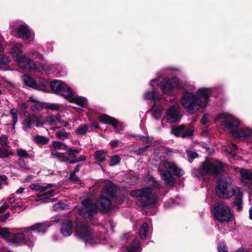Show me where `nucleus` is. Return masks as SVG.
Wrapping results in <instances>:
<instances>
[{
  "label": "nucleus",
  "instance_id": "nucleus-1",
  "mask_svg": "<svg viewBox=\"0 0 252 252\" xmlns=\"http://www.w3.org/2000/svg\"><path fill=\"white\" fill-rule=\"evenodd\" d=\"M210 92V89L203 88L198 90L196 95L191 93H186L182 97L181 104L189 112L193 113L201 107L207 106Z\"/></svg>",
  "mask_w": 252,
  "mask_h": 252
},
{
  "label": "nucleus",
  "instance_id": "nucleus-2",
  "mask_svg": "<svg viewBox=\"0 0 252 252\" xmlns=\"http://www.w3.org/2000/svg\"><path fill=\"white\" fill-rule=\"evenodd\" d=\"M220 117L222 119V125L234 138L241 140L252 138V129L248 127L238 129L240 122L233 115L223 113Z\"/></svg>",
  "mask_w": 252,
  "mask_h": 252
},
{
  "label": "nucleus",
  "instance_id": "nucleus-3",
  "mask_svg": "<svg viewBox=\"0 0 252 252\" xmlns=\"http://www.w3.org/2000/svg\"><path fill=\"white\" fill-rule=\"evenodd\" d=\"M108 197L101 195L97 201V204H95L90 199H86L82 201L83 207L81 208L78 213L84 218L93 216L98 209L101 211H108L111 208V202Z\"/></svg>",
  "mask_w": 252,
  "mask_h": 252
},
{
  "label": "nucleus",
  "instance_id": "nucleus-4",
  "mask_svg": "<svg viewBox=\"0 0 252 252\" xmlns=\"http://www.w3.org/2000/svg\"><path fill=\"white\" fill-rule=\"evenodd\" d=\"M25 50L24 46L20 43L14 44L10 48L9 53L12 56L15 61L18 63L20 67L24 71H30L36 68L37 70L41 71L47 68L43 64L36 66L31 59L22 55Z\"/></svg>",
  "mask_w": 252,
  "mask_h": 252
},
{
  "label": "nucleus",
  "instance_id": "nucleus-5",
  "mask_svg": "<svg viewBox=\"0 0 252 252\" xmlns=\"http://www.w3.org/2000/svg\"><path fill=\"white\" fill-rule=\"evenodd\" d=\"M75 234L78 238L82 239L86 243L92 245L104 244L105 237L102 234L92 235L88 226L84 224H77L75 230Z\"/></svg>",
  "mask_w": 252,
  "mask_h": 252
},
{
  "label": "nucleus",
  "instance_id": "nucleus-6",
  "mask_svg": "<svg viewBox=\"0 0 252 252\" xmlns=\"http://www.w3.org/2000/svg\"><path fill=\"white\" fill-rule=\"evenodd\" d=\"M130 195L139 197V203L142 207L155 206L157 201V196L150 187H145L138 189L132 190Z\"/></svg>",
  "mask_w": 252,
  "mask_h": 252
},
{
  "label": "nucleus",
  "instance_id": "nucleus-7",
  "mask_svg": "<svg viewBox=\"0 0 252 252\" xmlns=\"http://www.w3.org/2000/svg\"><path fill=\"white\" fill-rule=\"evenodd\" d=\"M239 189H235L229 178L218 181L216 187V193L220 198L228 199L235 195Z\"/></svg>",
  "mask_w": 252,
  "mask_h": 252
},
{
  "label": "nucleus",
  "instance_id": "nucleus-8",
  "mask_svg": "<svg viewBox=\"0 0 252 252\" xmlns=\"http://www.w3.org/2000/svg\"><path fill=\"white\" fill-rule=\"evenodd\" d=\"M162 166L168 170V172L162 169L159 170L162 179L164 181L166 185L173 186L174 184L175 180L170 175V173L177 176H180L183 174L182 170L178 168L174 163L167 161H164L162 163Z\"/></svg>",
  "mask_w": 252,
  "mask_h": 252
},
{
  "label": "nucleus",
  "instance_id": "nucleus-9",
  "mask_svg": "<svg viewBox=\"0 0 252 252\" xmlns=\"http://www.w3.org/2000/svg\"><path fill=\"white\" fill-rule=\"evenodd\" d=\"M150 85L152 87L160 84V87L163 93L168 94L171 92L174 89L181 87L179 81L177 78H162L159 77L155 79L150 82Z\"/></svg>",
  "mask_w": 252,
  "mask_h": 252
},
{
  "label": "nucleus",
  "instance_id": "nucleus-10",
  "mask_svg": "<svg viewBox=\"0 0 252 252\" xmlns=\"http://www.w3.org/2000/svg\"><path fill=\"white\" fill-rule=\"evenodd\" d=\"M200 169L202 174H209L217 177L223 172V166L219 160L208 159L202 164Z\"/></svg>",
  "mask_w": 252,
  "mask_h": 252
},
{
  "label": "nucleus",
  "instance_id": "nucleus-11",
  "mask_svg": "<svg viewBox=\"0 0 252 252\" xmlns=\"http://www.w3.org/2000/svg\"><path fill=\"white\" fill-rule=\"evenodd\" d=\"M215 220L222 223L228 222L233 219V215L228 206L223 203L216 204L212 211Z\"/></svg>",
  "mask_w": 252,
  "mask_h": 252
},
{
  "label": "nucleus",
  "instance_id": "nucleus-12",
  "mask_svg": "<svg viewBox=\"0 0 252 252\" xmlns=\"http://www.w3.org/2000/svg\"><path fill=\"white\" fill-rule=\"evenodd\" d=\"M53 184H48L41 186L37 184H32L30 185V189L38 191L35 199L36 201L43 200L54 196V189L52 188Z\"/></svg>",
  "mask_w": 252,
  "mask_h": 252
},
{
  "label": "nucleus",
  "instance_id": "nucleus-13",
  "mask_svg": "<svg viewBox=\"0 0 252 252\" xmlns=\"http://www.w3.org/2000/svg\"><path fill=\"white\" fill-rule=\"evenodd\" d=\"M48 226L49 225H47L45 223H39L30 227L23 228L22 229V233H24V236L26 238V243L28 244L29 246L32 245V241L31 240L32 231L36 233L44 232L46 230Z\"/></svg>",
  "mask_w": 252,
  "mask_h": 252
},
{
  "label": "nucleus",
  "instance_id": "nucleus-14",
  "mask_svg": "<svg viewBox=\"0 0 252 252\" xmlns=\"http://www.w3.org/2000/svg\"><path fill=\"white\" fill-rule=\"evenodd\" d=\"M50 86L55 93L65 97H70L72 94L71 89L61 81H54L51 83Z\"/></svg>",
  "mask_w": 252,
  "mask_h": 252
},
{
  "label": "nucleus",
  "instance_id": "nucleus-15",
  "mask_svg": "<svg viewBox=\"0 0 252 252\" xmlns=\"http://www.w3.org/2000/svg\"><path fill=\"white\" fill-rule=\"evenodd\" d=\"M0 237L2 238L12 239V242L15 243H25L26 238L22 232H18L15 234L10 233L9 229L5 227H0Z\"/></svg>",
  "mask_w": 252,
  "mask_h": 252
},
{
  "label": "nucleus",
  "instance_id": "nucleus-16",
  "mask_svg": "<svg viewBox=\"0 0 252 252\" xmlns=\"http://www.w3.org/2000/svg\"><path fill=\"white\" fill-rule=\"evenodd\" d=\"M23 80L25 85L33 89L43 91L46 90L47 82L43 78L35 81L28 75H24Z\"/></svg>",
  "mask_w": 252,
  "mask_h": 252
},
{
  "label": "nucleus",
  "instance_id": "nucleus-17",
  "mask_svg": "<svg viewBox=\"0 0 252 252\" xmlns=\"http://www.w3.org/2000/svg\"><path fill=\"white\" fill-rule=\"evenodd\" d=\"M28 55L29 56H30L31 58H32L33 59H39L40 61H41L40 63H37V61L34 62L32 59H31L35 63L36 66H41V64H43L45 67L47 68V69L45 68L42 70L41 71L37 70L36 68L32 69V70H35L37 71L42 72L43 71H49L51 69V67L48 64H47V63L44 61L42 55H41L39 52L34 50H32L31 51H30V52ZM31 70H32V69Z\"/></svg>",
  "mask_w": 252,
  "mask_h": 252
},
{
  "label": "nucleus",
  "instance_id": "nucleus-18",
  "mask_svg": "<svg viewBox=\"0 0 252 252\" xmlns=\"http://www.w3.org/2000/svg\"><path fill=\"white\" fill-rule=\"evenodd\" d=\"M194 128L192 127H186L184 125L173 127L171 129V132L176 136L183 138L189 137L192 135Z\"/></svg>",
  "mask_w": 252,
  "mask_h": 252
},
{
  "label": "nucleus",
  "instance_id": "nucleus-19",
  "mask_svg": "<svg viewBox=\"0 0 252 252\" xmlns=\"http://www.w3.org/2000/svg\"><path fill=\"white\" fill-rule=\"evenodd\" d=\"M166 120L168 123H176L180 120L179 109L177 105L171 106L166 112Z\"/></svg>",
  "mask_w": 252,
  "mask_h": 252
},
{
  "label": "nucleus",
  "instance_id": "nucleus-20",
  "mask_svg": "<svg viewBox=\"0 0 252 252\" xmlns=\"http://www.w3.org/2000/svg\"><path fill=\"white\" fill-rule=\"evenodd\" d=\"M18 37L23 39L32 40L34 37V33L29 29L26 24L19 26L17 29Z\"/></svg>",
  "mask_w": 252,
  "mask_h": 252
},
{
  "label": "nucleus",
  "instance_id": "nucleus-21",
  "mask_svg": "<svg viewBox=\"0 0 252 252\" xmlns=\"http://www.w3.org/2000/svg\"><path fill=\"white\" fill-rule=\"evenodd\" d=\"M241 181L244 185L252 188V172L246 169L240 170Z\"/></svg>",
  "mask_w": 252,
  "mask_h": 252
},
{
  "label": "nucleus",
  "instance_id": "nucleus-22",
  "mask_svg": "<svg viewBox=\"0 0 252 252\" xmlns=\"http://www.w3.org/2000/svg\"><path fill=\"white\" fill-rule=\"evenodd\" d=\"M117 188L111 182H108L102 189L101 195L112 198L115 195Z\"/></svg>",
  "mask_w": 252,
  "mask_h": 252
},
{
  "label": "nucleus",
  "instance_id": "nucleus-23",
  "mask_svg": "<svg viewBox=\"0 0 252 252\" xmlns=\"http://www.w3.org/2000/svg\"><path fill=\"white\" fill-rule=\"evenodd\" d=\"M72 223L69 220H65L62 225L61 232L64 236H69L72 233Z\"/></svg>",
  "mask_w": 252,
  "mask_h": 252
},
{
  "label": "nucleus",
  "instance_id": "nucleus-24",
  "mask_svg": "<svg viewBox=\"0 0 252 252\" xmlns=\"http://www.w3.org/2000/svg\"><path fill=\"white\" fill-rule=\"evenodd\" d=\"M99 120L104 124L112 125L114 128H116L119 124L118 121L116 119L107 115L104 114L100 116Z\"/></svg>",
  "mask_w": 252,
  "mask_h": 252
},
{
  "label": "nucleus",
  "instance_id": "nucleus-25",
  "mask_svg": "<svg viewBox=\"0 0 252 252\" xmlns=\"http://www.w3.org/2000/svg\"><path fill=\"white\" fill-rule=\"evenodd\" d=\"M144 98L146 100H153L157 102L161 99L162 95L158 92L150 91L145 93Z\"/></svg>",
  "mask_w": 252,
  "mask_h": 252
},
{
  "label": "nucleus",
  "instance_id": "nucleus-26",
  "mask_svg": "<svg viewBox=\"0 0 252 252\" xmlns=\"http://www.w3.org/2000/svg\"><path fill=\"white\" fill-rule=\"evenodd\" d=\"M123 252H140V246L139 241L133 240L131 247H125L123 248Z\"/></svg>",
  "mask_w": 252,
  "mask_h": 252
},
{
  "label": "nucleus",
  "instance_id": "nucleus-27",
  "mask_svg": "<svg viewBox=\"0 0 252 252\" xmlns=\"http://www.w3.org/2000/svg\"><path fill=\"white\" fill-rule=\"evenodd\" d=\"M36 120V116L34 115H29L25 119L22 124L25 127L30 129L32 126L35 123Z\"/></svg>",
  "mask_w": 252,
  "mask_h": 252
},
{
  "label": "nucleus",
  "instance_id": "nucleus-28",
  "mask_svg": "<svg viewBox=\"0 0 252 252\" xmlns=\"http://www.w3.org/2000/svg\"><path fill=\"white\" fill-rule=\"evenodd\" d=\"M67 151V161H68L70 163H71L72 160L77 159V156L81 151L79 149H73L72 148H69Z\"/></svg>",
  "mask_w": 252,
  "mask_h": 252
},
{
  "label": "nucleus",
  "instance_id": "nucleus-29",
  "mask_svg": "<svg viewBox=\"0 0 252 252\" xmlns=\"http://www.w3.org/2000/svg\"><path fill=\"white\" fill-rule=\"evenodd\" d=\"M243 194L240 190H237V193L235 195V201L234 202V205L236 207V209L238 211H240L242 210V198Z\"/></svg>",
  "mask_w": 252,
  "mask_h": 252
},
{
  "label": "nucleus",
  "instance_id": "nucleus-30",
  "mask_svg": "<svg viewBox=\"0 0 252 252\" xmlns=\"http://www.w3.org/2000/svg\"><path fill=\"white\" fill-rule=\"evenodd\" d=\"M10 61L11 60L8 56L0 54V68L3 69H7Z\"/></svg>",
  "mask_w": 252,
  "mask_h": 252
},
{
  "label": "nucleus",
  "instance_id": "nucleus-31",
  "mask_svg": "<svg viewBox=\"0 0 252 252\" xmlns=\"http://www.w3.org/2000/svg\"><path fill=\"white\" fill-rule=\"evenodd\" d=\"M51 155L53 157L57 158L62 162L68 160L67 154L59 153L55 150H51Z\"/></svg>",
  "mask_w": 252,
  "mask_h": 252
},
{
  "label": "nucleus",
  "instance_id": "nucleus-32",
  "mask_svg": "<svg viewBox=\"0 0 252 252\" xmlns=\"http://www.w3.org/2000/svg\"><path fill=\"white\" fill-rule=\"evenodd\" d=\"M107 153L106 151L97 150L95 152L94 158L98 162H103L106 160V155Z\"/></svg>",
  "mask_w": 252,
  "mask_h": 252
},
{
  "label": "nucleus",
  "instance_id": "nucleus-33",
  "mask_svg": "<svg viewBox=\"0 0 252 252\" xmlns=\"http://www.w3.org/2000/svg\"><path fill=\"white\" fill-rule=\"evenodd\" d=\"M163 109L161 107H158L156 106H154L150 110V112L154 118L156 120L159 119L162 113Z\"/></svg>",
  "mask_w": 252,
  "mask_h": 252
},
{
  "label": "nucleus",
  "instance_id": "nucleus-34",
  "mask_svg": "<svg viewBox=\"0 0 252 252\" xmlns=\"http://www.w3.org/2000/svg\"><path fill=\"white\" fill-rule=\"evenodd\" d=\"M33 141L38 145L46 144L49 141V138L41 135H36L33 138Z\"/></svg>",
  "mask_w": 252,
  "mask_h": 252
},
{
  "label": "nucleus",
  "instance_id": "nucleus-35",
  "mask_svg": "<svg viewBox=\"0 0 252 252\" xmlns=\"http://www.w3.org/2000/svg\"><path fill=\"white\" fill-rule=\"evenodd\" d=\"M70 102L74 103L81 107H84L86 103V100L82 96H75L70 99Z\"/></svg>",
  "mask_w": 252,
  "mask_h": 252
},
{
  "label": "nucleus",
  "instance_id": "nucleus-36",
  "mask_svg": "<svg viewBox=\"0 0 252 252\" xmlns=\"http://www.w3.org/2000/svg\"><path fill=\"white\" fill-rule=\"evenodd\" d=\"M148 231L149 227L148 224L146 222L144 223L139 230V235L141 239H144L146 238Z\"/></svg>",
  "mask_w": 252,
  "mask_h": 252
},
{
  "label": "nucleus",
  "instance_id": "nucleus-37",
  "mask_svg": "<svg viewBox=\"0 0 252 252\" xmlns=\"http://www.w3.org/2000/svg\"><path fill=\"white\" fill-rule=\"evenodd\" d=\"M52 143L54 148L52 150H55L56 151L57 150H65L67 148V146L63 143L56 141H53Z\"/></svg>",
  "mask_w": 252,
  "mask_h": 252
},
{
  "label": "nucleus",
  "instance_id": "nucleus-38",
  "mask_svg": "<svg viewBox=\"0 0 252 252\" xmlns=\"http://www.w3.org/2000/svg\"><path fill=\"white\" fill-rule=\"evenodd\" d=\"M89 126L88 125L84 124L79 126L76 129V133L80 135H85L88 130Z\"/></svg>",
  "mask_w": 252,
  "mask_h": 252
},
{
  "label": "nucleus",
  "instance_id": "nucleus-39",
  "mask_svg": "<svg viewBox=\"0 0 252 252\" xmlns=\"http://www.w3.org/2000/svg\"><path fill=\"white\" fill-rule=\"evenodd\" d=\"M17 113H18V111L15 108H12V109H10V111H9V114L11 115L12 119V121L13 122V123H12L13 127L14 126L17 122V120H18Z\"/></svg>",
  "mask_w": 252,
  "mask_h": 252
},
{
  "label": "nucleus",
  "instance_id": "nucleus-40",
  "mask_svg": "<svg viewBox=\"0 0 252 252\" xmlns=\"http://www.w3.org/2000/svg\"><path fill=\"white\" fill-rule=\"evenodd\" d=\"M70 133L63 131H58L56 132V137L62 140H64L69 137Z\"/></svg>",
  "mask_w": 252,
  "mask_h": 252
},
{
  "label": "nucleus",
  "instance_id": "nucleus-41",
  "mask_svg": "<svg viewBox=\"0 0 252 252\" xmlns=\"http://www.w3.org/2000/svg\"><path fill=\"white\" fill-rule=\"evenodd\" d=\"M12 154L11 152L4 148H0V158H7Z\"/></svg>",
  "mask_w": 252,
  "mask_h": 252
},
{
  "label": "nucleus",
  "instance_id": "nucleus-42",
  "mask_svg": "<svg viewBox=\"0 0 252 252\" xmlns=\"http://www.w3.org/2000/svg\"><path fill=\"white\" fill-rule=\"evenodd\" d=\"M67 207L68 206L66 204L62 202H59L58 203L55 204L53 206V209L55 211H58L60 210H63L66 209Z\"/></svg>",
  "mask_w": 252,
  "mask_h": 252
},
{
  "label": "nucleus",
  "instance_id": "nucleus-43",
  "mask_svg": "<svg viewBox=\"0 0 252 252\" xmlns=\"http://www.w3.org/2000/svg\"><path fill=\"white\" fill-rule=\"evenodd\" d=\"M31 107L32 110L35 113L39 112L42 109V105L39 102L33 104Z\"/></svg>",
  "mask_w": 252,
  "mask_h": 252
},
{
  "label": "nucleus",
  "instance_id": "nucleus-44",
  "mask_svg": "<svg viewBox=\"0 0 252 252\" xmlns=\"http://www.w3.org/2000/svg\"><path fill=\"white\" fill-rule=\"evenodd\" d=\"M237 146L236 145L233 143H231L229 148H225V150L226 152L234 156L235 154V150L237 149Z\"/></svg>",
  "mask_w": 252,
  "mask_h": 252
},
{
  "label": "nucleus",
  "instance_id": "nucleus-45",
  "mask_svg": "<svg viewBox=\"0 0 252 252\" xmlns=\"http://www.w3.org/2000/svg\"><path fill=\"white\" fill-rule=\"evenodd\" d=\"M17 155L21 158H28L29 155L27 152L22 149H18L17 151Z\"/></svg>",
  "mask_w": 252,
  "mask_h": 252
},
{
  "label": "nucleus",
  "instance_id": "nucleus-46",
  "mask_svg": "<svg viewBox=\"0 0 252 252\" xmlns=\"http://www.w3.org/2000/svg\"><path fill=\"white\" fill-rule=\"evenodd\" d=\"M121 160V158L118 156H114L111 157L110 159V166H114L118 164Z\"/></svg>",
  "mask_w": 252,
  "mask_h": 252
},
{
  "label": "nucleus",
  "instance_id": "nucleus-47",
  "mask_svg": "<svg viewBox=\"0 0 252 252\" xmlns=\"http://www.w3.org/2000/svg\"><path fill=\"white\" fill-rule=\"evenodd\" d=\"M218 250L219 252H228L227 247L222 243L219 244Z\"/></svg>",
  "mask_w": 252,
  "mask_h": 252
},
{
  "label": "nucleus",
  "instance_id": "nucleus-48",
  "mask_svg": "<svg viewBox=\"0 0 252 252\" xmlns=\"http://www.w3.org/2000/svg\"><path fill=\"white\" fill-rule=\"evenodd\" d=\"M55 118H54V116H49L46 118L44 123L45 124H48L49 125H51L52 124H54L55 123Z\"/></svg>",
  "mask_w": 252,
  "mask_h": 252
},
{
  "label": "nucleus",
  "instance_id": "nucleus-49",
  "mask_svg": "<svg viewBox=\"0 0 252 252\" xmlns=\"http://www.w3.org/2000/svg\"><path fill=\"white\" fill-rule=\"evenodd\" d=\"M19 164L20 165L23 170L24 171L28 170L29 169V167L24 162V160L20 158L18 161Z\"/></svg>",
  "mask_w": 252,
  "mask_h": 252
},
{
  "label": "nucleus",
  "instance_id": "nucleus-50",
  "mask_svg": "<svg viewBox=\"0 0 252 252\" xmlns=\"http://www.w3.org/2000/svg\"><path fill=\"white\" fill-rule=\"evenodd\" d=\"M47 107H48V108L51 109V110H57L59 109L60 106L58 104L53 103V104H50L48 105Z\"/></svg>",
  "mask_w": 252,
  "mask_h": 252
},
{
  "label": "nucleus",
  "instance_id": "nucleus-51",
  "mask_svg": "<svg viewBox=\"0 0 252 252\" xmlns=\"http://www.w3.org/2000/svg\"><path fill=\"white\" fill-rule=\"evenodd\" d=\"M7 179V177L4 175H0V189L2 185L6 183V180Z\"/></svg>",
  "mask_w": 252,
  "mask_h": 252
},
{
  "label": "nucleus",
  "instance_id": "nucleus-52",
  "mask_svg": "<svg viewBox=\"0 0 252 252\" xmlns=\"http://www.w3.org/2000/svg\"><path fill=\"white\" fill-rule=\"evenodd\" d=\"M69 179L74 182H77L79 181V178L75 175L74 172H71L70 174Z\"/></svg>",
  "mask_w": 252,
  "mask_h": 252
},
{
  "label": "nucleus",
  "instance_id": "nucleus-53",
  "mask_svg": "<svg viewBox=\"0 0 252 252\" xmlns=\"http://www.w3.org/2000/svg\"><path fill=\"white\" fill-rule=\"evenodd\" d=\"M86 159V157L85 156H81L79 157H77V159L72 160L71 163H74L79 161H84Z\"/></svg>",
  "mask_w": 252,
  "mask_h": 252
},
{
  "label": "nucleus",
  "instance_id": "nucleus-54",
  "mask_svg": "<svg viewBox=\"0 0 252 252\" xmlns=\"http://www.w3.org/2000/svg\"><path fill=\"white\" fill-rule=\"evenodd\" d=\"M187 153L188 154L189 157L192 158H194L198 156V154L195 152L187 151Z\"/></svg>",
  "mask_w": 252,
  "mask_h": 252
},
{
  "label": "nucleus",
  "instance_id": "nucleus-55",
  "mask_svg": "<svg viewBox=\"0 0 252 252\" xmlns=\"http://www.w3.org/2000/svg\"><path fill=\"white\" fill-rule=\"evenodd\" d=\"M208 119L209 115L207 114L204 115L201 120V123L203 125H205L208 122Z\"/></svg>",
  "mask_w": 252,
  "mask_h": 252
},
{
  "label": "nucleus",
  "instance_id": "nucleus-56",
  "mask_svg": "<svg viewBox=\"0 0 252 252\" xmlns=\"http://www.w3.org/2000/svg\"><path fill=\"white\" fill-rule=\"evenodd\" d=\"M174 202L173 199H170L168 201H166L164 204V207L165 208H169L172 206Z\"/></svg>",
  "mask_w": 252,
  "mask_h": 252
},
{
  "label": "nucleus",
  "instance_id": "nucleus-57",
  "mask_svg": "<svg viewBox=\"0 0 252 252\" xmlns=\"http://www.w3.org/2000/svg\"><path fill=\"white\" fill-rule=\"evenodd\" d=\"M7 137L5 135L0 136V144L3 143L4 145L7 144Z\"/></svg>",
  "mask_w": 252,
  "mask_h": 252
},
{
  "label": "nucleus",
  "instance_id": "nucleus-58",
  "mask_svg": "<svg viewBox=\"0 0 252 252\" xmlns=\"http://www.w3.org/2000/svg\"><path fill=\"white\" fill-rule=\"evenodd\" d=\"M10 216V213H6V214L0 217V220L1 221H4Z\"/></svg>",
  "mask_w": 252,
  "mask_h": 252
},
{
  "label": "nucleus",
  "instance_id": "nucleus-59",
  "mask_svg": "<svg viewBox=\"0 0 252 252\" xmlns=\"http://www.w3.org/2000/svg\"><path fill=\"white\" fill-rule=\"evenodd\" d=\"M6 200L10 204L13 203L15 201V197L13 194L11 195L10 196L7 197Z\"/></svg>",
  "mask_w": 252,
  "mask_h": 252
},
{
  "label": "nucleus",
  "instance_id": "nucleus-60",
  "mask_svg": "<svg viewBox=\"0 0 252 252\" xmlns=\"http://www.w3.org/2000/svg\"><path fill=\"white\" fill-rule=\"evenodd\" d=\"M9 206L6 204H3L0 207V214L3 213L8 208Z\"/></svg>",
  "mask_w": 252,
  "mask_h": 252
},
{
  "label": "nucleus",
  "instance_id": "nucleus-61",
  "mask_svg": "<svg viewBox=\"0 0 252 252\" xmlns=\"http://www.w3.org/2000/svg\"><path fill=\"white\" fill-rule=\"evenodd\" d=\"M118 140L112 141L110 142V144L112 148H115L118 147Z\"/></svg>",
  "mask_w": 252,
  "mask_h": 252
},
{
  "label": "nucleus",
  "instance_id": "nucleus-62",
  "mask_svg": "<svg viewBox=\"0 0 252 252\" xmlns=\"http://www.w3.org/2000/svg\"><path fill=\"white\" fill-rule=\"evenodd\" d=\"M152 186L155 188H159L160 187V183L158 181H155L153 179V183L152 184Z\"/></svg>",
  "mask_w": 252,
  "mask_h": 252
},
{
  "label": "nucleus",
  "instance_id": "nucleus-63",
  "mask_svg": "<svg viewBox=\"0 0 252 252\" xmlns=\"http://www.w3.org/2000/svg\"><path fill=\"white\" fill-rule=\"evenodd\" d=\"M146 148V147L139 149V150L137 151H135L133 152L137 155H140L145 150Z\"/></svg>",
  "mask_w": 252,
  "mask_h": 252
},
{
  "label": "nucleus",
  "instance_id": "nucleus-64",
  "mask_svg": "<svg viewBox=\"0 0 252 252\" xmlns=\"http://www.w3.org/2000/svg\"><path fill=\"white\" fill-rule=\"evenodd\" d=\"M55 120L59 122L60 124H62L63 120H62V116L58 114L56 116Z\"/></svg>",
  "mask_w": 252,
  "mask_h": 252
}]
</instances>
